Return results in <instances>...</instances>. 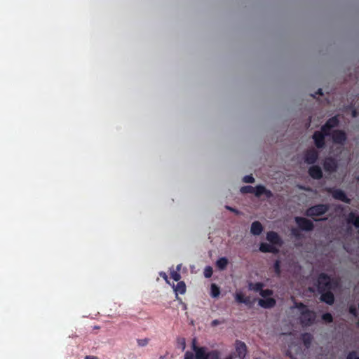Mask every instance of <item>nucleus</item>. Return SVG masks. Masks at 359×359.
<instances>
[{
  "instance_id": "1",
  "label": "nucleus",
  "mask_w": 359,
  "mask_h": 359,
  "mask_svg": "<svg viewBox=\"0 0 359 359\" xmlns=\"http://www.w3.org/2000/svg\"><path fill=\"white\" fill-rule=\"evenodd\" d=\"M330 209L328 204H317L309 208L305 212L307 217H314L325 215Z\"/></svg>"
},
{
  "instance_id": "2",
  "label": "nucleus",
  "mask_w": 359,
  "mask_h": 359,
  "mask_svg": "<svg viewBox=\"0 0 359 359\" xmlns=\"http://www.w3.org/2000/svg\"><path fill=\"white\" fill-rule=\"evenodd\" d=\"M317 283L319 292H325L326 290H330L332 289V279L327 273H320L317 279Z\"/></svg>"
},
{
  "instance_id": "3",
  "label": "nucleus",
  "mask_w": 359,
  "mask_h": 359,
  "mask_svg": "<svg viewBox=\"0 0 359 359\" xmlns=\"http://www.w3.org/2000/svg\"><path fill=\"white\" fill-rule=\"evenodd\" d=\"M316 313L309 309L302 310L300 312L299 320L303 326L308 327L313 325L316 320Z\"/></svg>"
},
{
  "instance_id": "4",
  "label": "nucleus",
  "mask_w": 359,
  "mask_h": 359,
  "mask_svg": "<svg viewBox=\"0 0 359 359\" xmlns=\"http://www.w3.org/2000/svg\"><path fill=\"white\" fill-rule=\"evenodd\" d=\"M324 191L331 194L332 197L336 200L341 201L348 204L351 203V199L347 197L346 193L341 189H336L334 187H325Z\"/></svg>"
},
{
  "instance_id": "5",
  "label": "nucleus",
  "mask_w": 359,
  "mask_h": 359,
  "mask_svg": "<svg viewBox=\"0 0 359 359\" xmlns=\"http://www.w3.org/2000/svg\"><path fill=\"white\" fill-rule=\"evenodd\" d=\"M331 137L334 144L344 145L346 142L347 135L345 131L337 129L332 132Z\"/></svg>"
},
{
  "instance_id": "6",
  "label": "nucleus",
  "mask_w": 359,
  "mask_h": 359,
  "mask_svg": "<svg viewBox=\"0 0 359 359\" xmlns=\"http://www.w3.org/2000/svg\"><path fill=\"white\" fill-rule=\"evenodd\" d=\"M295 222L301 230L310 231L314 228L313 222L305 217H296Z\"/></svg>"
},
{
  "instance_id": "7",
  "label": "nucleus",
  "mask_w": 359,
  "mask_h": 359,
  "mask_svg": "<svg viewBox=\"0 0 359 359\" xmlns=\"http://www.w3.org/2000/svg\"><path fill=\"white\" fill-rule=\"evenodd\" d=\"M312 138L317 149H322L325 147V137L322 133L315 131Z\"/></svg>"
},
{
  "instance_id": "8",
  "label": "nucleus",
  "mask_w": 359,
  "mask_h": 359,
  "mask_svg": "<svg viewBox=\"0 0 359 359\" xmlns=\"http://www.w3.org/2000/svg\"><path fill=\"white\" fill-rule=\"evenodd\" d=\"M318 158V152L314 149H308L304 153V161L308 164H313Z\"/></svg>"
},
{
  "instance_id": "9",
  "label": "nucleus",
  "mask_w": 359,
  "mask_h": 359,
  "mask_svg": "<svg viewBox=\"0 0 359 359\" xmlns=\"http://www.w3.org/2000/svg\"><path fill=\"white\" fill-rule=\"evenodd\" d=\"M266 240L271 244L275 245L281 246L283 241L278 233L275 231H269L266 233Z\"/></svg>"
},
{
  "instance_id": "10",
  "label": "nucleus",
  "mask_w": 359,
  "mask_h": 359,
  "mask_svg": "<svg viewBox=\"0 0 359 359\" xmlns=\"http://www.w3.org/2000/svg\"><path fill=\"white\" fill-rule=\"evenodd\" d=\"M323 168L327 172H335L337 169V163L335 159L332 157L327 158L323 163Z\"/></svg>"
},
{
  "instance_id": "11",
  "label": "nucleus",
  "mask_w": 359,
  "mask_h": 359,
  "mask_svg": "<svg viewBox=\"0 0 359 359\" xmlns=\"http://www.w3.org/2000/svg\"><path fill=\"white\" fill-rule=\"evenodd\" d=\"M254 194L257 197H260L262 195H264L267 198L273 197V193L271 191L267 189L264 186L261 184L255 187Z\"/></svg>"
},
{
  "instance_id": "12",
  "label": "nucleus",
  "mask_w": 359,
  "mask_h": 359,
  "mask_svg": "<svg viewBox=\"0 0 359 359\" xmlns=\"http://www.w3.org/2000/svg\"><path fill=\"white\" fill-rule=\"evenodd\" d=\"M236 351L240 359H244L247 353V346L245 344L241 341H236Z\"/></svg>"
},
{
  "instance_id": "13",
  "label": "nucleus",
  "mask_w": 359,
  "mask_h": 359,
  "mask_svg": "<svg viewBox=\"0 0 359 359\" xmlns=\"http://www.w3.org/2000/svg\"><path fill=\"white\" fill-rule=\"evenodd\" d=\"M321 294L320 300L328 305H332L334 302V296L330 290L320 292Z\"/></svg>"
},
{
  "instance_id": "14",
  "label": "nucleus",
  "mask_w": 359,
  "mask_h": 359,
  "mask_svg": "<svg viewBox=\"0 0 359 359\" xmlns=\"http://www.w3.org/2000/svg\"><path fill=\"white\" fill-rule=\"evenodd\" d=\"M309 175L315 180H320L323 177V171L320 166L313 165L309 168Z\"/></svg>"
},
{
  "instance_id": "15",
  "label": "nucleus",
  "mask_w": 359,
  "mask_h": 359,
  "mask_svg": "<svg viewBox=\"0 0 359 359\" xmlns=\"http://www.w3.org/2000/svg\"><path fill=\"white\" fill-rule=\"evenodd\" d=\"M259 250L262 252H270L273 254H277L278 252V249L273 246V245L266 243H262L259 245Z\"/></svg>"
},
{
  "instance_id": "16",
  "label": "nucleus",
  "mask_w": 359,
  "mask_h": 359,
  "mask_svg": "<svg viewBox=\"0 0 359 359\" xmlns=\"http://www.w3.org/2000/svg\"><path fill=\"white\" fill-rule=\"evenodd\" d=\"M276 301L272 297L264 298L259 300V305L264 309H271L275 306Z\"/></svg>"
},
{
  "instance_id": "17",
  "label": "nucleus",
  "mask_w": 359,
  "mask_h": 359,
  "mask_svg": "<svg viewBox=\"0 0 359 359\" xmlns=\"http://www.w3.org/2000/svg\"><path fill=\"white\" fill-rule=\"evenodd\" d=\"M193 349L196 353V359H208V353H206L205 347H198L194 343Z\"/></svg>"
},
{
  "instance_id": "18",
  "label": "nucleus",
  "mask_w": 359,
  "mask_h": 359,
  "mask_svg": "<svg viewBox=\"0 0 359 359\" xmlns=\"http://www.w3.org/2000/svg\"><path fill=\"white\" fill-rule=\"evenodd\" d=\"M263 231V226L259 221L253 222L251 224L250 232L255 236H259Z\"/></svg>"
},
{
  "instance_id": "19",
  "label": "nucleus",
  "mask_w": 359,
  "mask_h": 359,
  "mask_svg": "<svg viewBox=\"0 0 359 359\" xmlns=\"http://www.w3.org/2000/svg\"><path fill=\"white\" fill-rule=\"evenodd\" d=\"M346 222L354 225L355 228L359 229V215H357L355 212H351L348 215Z\"/></svg>"
},
{
  "instance_id": "20",
  "label": "nucleus",
  "mask_w": 359,
  "mask_h": 359,
  "mask_svg": "<svg viewBox=\"0 0 359 359\" xmlns=\"http://www.w3.org/2000/svg\"><path fill=\"white\" fill-rule=\"evenodd\" d=\"M173 287L177 297L178 294H184L186 292V285L184 281H178Z\"/></svg>"
},
{
  "instance_id": "21",
  "label": "nucleus",
  "mask_w": 359,
  "mask_h": 359,
  "mask_svg": "<svg viewBox=\"0 0 359 359\" xmlns=\"http://www.w3.org/2000/svg\"><path fill=\"white\" fill-rule=\"evenodd\" d=\"M325 124L326 126L329 127L330 129L337 127L339 124L338 116H334L330 118L329 119L327 120Z\"/></svg>"
},
{
  "instance_id": "22",
  "label": "nucleus",
  "mask_w": 359,
  "mask_h": 359,
  "mask_svg": "<svg viewBox=\"0 0 359 359\" xmlns=\"http://www.w3.org/2000/svg\"><path fill=\"white\" fill-rule=\"evenodd\" d=\"M264 287V285L262 282L257 283H249L248 289L251 291H254L256 292H259L262 290V289Z\"/></svg>"
},
{
  "instance_id": "23",
  "label": "nucleus",
  "mask_w": 359,
  "mask_h": 359,
  "mask_svg": "<svg viewBox=\"0 0 359 359\" xmlns=\"http://www.w3.org/2000/svg\"><path fill=\"white\" fill-rule=\"evenodd\" d=\"M229 261L226 257H221L216 262V266L219 270H224L226 268Z\"/></svg>"
},
{
  "instance_id": "24",
  "label": "nucleus",
  "mask_w": 359,
  "mask_h": 359,
  "mask_svg": "<svg viewBox=\"0 0 359 359\" xmlns=\"http://www.w3.org/2000/svg\"><path fill=\"white\" fill-rule=\"evenodd\" d=\"M312 336L309 333H304L302 334V341L306 347H309L312 341Z\"/></svg>"
},
{
  "instance_id": "25",
  "label": "nucleus",
  "mask_w": 359,
  "mask_h": 359,
  "mask_svg": "<svg viewBox=\"0 0 359 359\" xmlns=\"http://www.w3.org/2000/svg\"><path fill=\"white\" fill-rule=\"evenodd\" d=\"M211 291H210V295L215 298V297H219V295L220 294V289L219 287L215 283H212L211 285Z\"/></svg>"
},
{
  "instance_id": "26",
  "label": "nucleus",
  "mask_w": 359,
  "mask_h": 359,
  "mask_svg": "<svg viewBox=\"0 0 359 359\" xmlns=\"http://www.w3.org/2000/svg\"><path fill=\"white\" fill-rule=\"evenodd\" d=\"M255 187L250 185L243 186L241 188V192L242 194H254Z\"/></svg>"
},
{
  "instance_id": "27",
  "label": "nucleus",
  "mask_w": 359,
  "mask_h": 359,
  "mask_svg": "<svg viewBox=\"0 0 359 359\" xmlns=\"http://www.w3.org/2000/svg\"><path fill=\"white\" fill-rule=\"evenodd\" d=\"M220 353L217 350H212L208 353V359H219Z\"/></svg>"
},
{
  "instance_id": "28",
  "label": "nucleus",
  "mask_w": 359,
  "mask_h": 359,
  "mask_svg": "<svg viewBox=\"0 0 359 359\" xmlns=\"http://www.w3.org/2000/svg\"><path fill=\"white\" fill-rule=\"evenodd\" d=\"M331 129L329 127L326 126L325 123L321 126L320 133H322L325 137L326 136H332V133H330Z\"/></svg>"
},
{
  "instance_id": "29",
  "label": "nucleus",
  "mask_w": 359,
  "mask_h": 359,
  "mask_svg": "<svg viewBox=\"0 0 359 359\" xmlns=\"http://www.w3.org/2000/svg\"><path fill=\"white\" fill-rule=\"evenodd\" d=\"M322 320L326 323H331L333 322V317L331 313H325L322 315Z\"/></svg>"
},
{
  "instance_id": "30",
  "label": "nucleus",
  "mask_w": 359,
  "mask_h": 359,
  "mask_svg": "<svg viewBox=\"0 0 359 359\" xmlns=\"http://www.w3.org/2000/svg\"><path fill=\"white\" fill-rule=\"evenodd\" d=\"M273 290H271L270 289L263 290V288H262V290L259 292V294L264 298H267V297H271L273 294Z\"/></svg>"
},
{
  "instance_id": "31",
  "label": "nucleus",
  "mask_w": 359,
  "mask_h": 359,
  "mask_svg": "<svg viewBox=\"0 0 359 359\" xmlns=\"http://www.w3.org/2000/svg\"><path fill=\"white\" fill-rule=\"evenodd\" d=\"M274 271L276 274L279 276L281 273V269H280V262L279 260H276L273 265Z\"/></svg>"
},
{
  "instance_id": "32",
  "label": "nucleus",
  "mask_w": 359,
  "mask_h": 359,
  "mask_svg": "<svg viewBox=\"0 0 359 359\" xmlns=\"http://www.w3.org/2000/svg\"><path fill=\"white\" fill-rule=\"evenodd\" d=\"M204 276L207 278H210L212 276L213 270L212 268L210 266H206L204 269Z\"/></svg>"
},
{
  "instance_id": "33",
  "label": "nucleus",
  "mask_w": 359,
  "mask_h": 359,
  "mask_svg": "<svg viewBox=\"0 0 359 359\" xmlns=\"http://www.w3.org/2000/svg\"><path fill=\"white\" fill-rule=\"evenodd\" d=\"M245 295L242 292H236L235 294V300L237 303L243 304Z\"/></svg>"
},
{
  "instance_id": "34",
  "label": "nucleus",
  "mask_w": 359,
  "mask_h": 359,
  "mask_svg": "<svg viewBox=\"0 0 359 359\" xmlns=\"http://www.w3.org/2000/svg\"><path fill=\"white\" fill-rule=\"evenodd\" d=\"M170 277L175 281H180V280L181 279V275L180 273V272L178 271H172L170 272Z\"/></svg>"
},
{
  "instance_id": "35",
  "label": "nucleus",
  "mask_w": 359,
  "mask_h": 359,
  "mask_svg": "<svg viewBox=\"0 0 359 359\" xmlns=\"http://www.w3.org/2000/svg\"><path fill=\"white\" fill-rule=\"evenodd\" d=\"M346 359H359V356L355 351H351L348 353Z\"/></svg>"
},
{
  "instance_id": "36",
  "label": "nucleus",
  "mask_w": 359,
  "mask_h": 359,
  "mask_svg": "<svg viewBox=\"0 0 359 359\" xmlns=\"http://www.w3.org/2000/svg\"><path fill=\"white\" fill-rule=\"evenodd\" d=\"M137 343L139 346H145L149 343V339L144 338V339H138L137 340Z\"/></svg>"
},
{
  "instance_id": "37",
  "label": "nucleus",
  "mask_w": 359,
  "mask_h": 359,
  "mask_svg": "<svg viewBox=\"0 0 359 359\" xmlns=\"http://www.w3.org/2000/svg\"><path fill=\"white\" fill-rule=\"evenodd\" d=\"M243 181L245 182V183H254L255 182V178L253 177V176L252 175H245L243 178Z\"/></svg>"
},
{
  "instance_id": "38",
  "label": "nucleus",
  "mask_w": 359,
  "mask_h": 359,
  "mask_svg": "<svg viewBox=\"0 0 359 359\" xmlns=\"http://www.w3.org/2000/svg\"><path fill=\"white\" fill-rule=\"evenodd\" d=\"M177 343H178L179 347H180L182 348V350L184 351L186 347L185 339L184 338H178Z\"/></svg>"
},
{
  "instance_id": "39",
  "label": "nucleus",
  "mask_w": 359,
  "mask_h": 359,
  "mask_svg": "<svg viewBox=\"0 0 359 359\" xmlns=\"http://www.w3.org/2000/svg\"><path fill=\"white\" fill-rule=\"evenodd\" d=\"M349 313L355 317L358 316L357 309L353 306L349 307Z\"/></svg>"
},
{
  "instance_id": "40",
  "label": "nucleus",
  "mask_w": 359,
  "mask_h": 359,
  "mask_svg": "<svg viewBox=\"0 0 359 359\" xmlns=\"http://www.w3.org/2000/svg\"><path fill=\"white\" fill-rule=\"evenodd\" d=\"M295 306L296 308H297L298 309H299L300 311H302V310H305V309H308L306 306L305 304H304L302 302H299V303H296L295 304Z\"/></svg>"
},
{
  "instance_id": "41",
  "label": "nucleus",
  "mask_w": 359,
  "mask_h": 359,
  "mask_svg": "<svg viewBox=\"0 0 359 359\" xmlns=\"http://www.w3.org/2000/svg\"><path fill=\"white\" fill-rule=\"evenodd\" d=\"M194 358V353L190 351H187L184 354V359H193Z\"/></svg>"
},
{
  "instance_id": "42",
  "label": "nucleus",
  "mask_w": 359,
  "mask_h": 359,
  "mask_svg": "<svg viewBox=\"0 0 359 359\" xmlns=\"http://www.w3.org/2000/svg\"><path fill=\"white\" fill-rule=\"evenodd\" d=\"M244 301H245V302H243V304H245V305H251V304H252L250 297L245 296Z\"/></svg>"
},
{
  "instance_id": "43",
  "label": "nucleus",
  "mask_w": 359,
  "mask_h": 359,
  "mask_svg": "<svg viewBox=\"0 0 359 359\" xmlns=\"http://www.w3.org/2000/svg\"><path fill=\"white\" fill-rule=\"evenodd\" d=\"M220 323H220V321L219 320L215 319V320H213L212 321L211 325L215 327V326H217V325H219Z\"/></svg>"
},
{
  "instance_id": "44",
  "label": "nucleus",
  "mask_w": 359,
  "mask_h": 359,
  "mask_svg": "<svg viewBox=\"0 0 359 359\" xmlns=\"http://www.w3.org/2000/svg\"><path fill=\"white\" fill-rule=\"evenodd\" d=\"M84 359H99L97 356L86 355Z\"/></svg>"
},
{
  "instance_id": "45",
  "label": "nucleus",
  "mask_w": 359,
  "mask_h": 359,
  "mask_svg": "<svg viewBox=\"0 0 359 359\" xmlns=\"http://www.w3.org/2000/svg\"><path fill=\"white\" fill-rule=\"evenodd\" d=\"M226 208L227 210H229L231 212H238L236 209H234V208H231L230 206H226Z\"/></svg>"
},
{
  "instance_id": "46",
  "label": "nucleus",
  "mask_w": 359,
  "mask_h": 359,
  "mask_svg": "<svg viewBox=\"0 0 359 359\" xmlns=\"http://www.w3.org/2000/svg\"><path fill=\"white\" fill-rule=\"evenodd\" d=\"M316 95H323V90L321 88H319L317 92L316 93Z\"/></svg>"
},
{
  "instance_id": "47",
  "label": "nucleus",
  "mask_w": 359,
  "mask_h": 359,
  "mask_svg": "<svg viewBox=\"0 0 359 359\" xmlns=\"http://www.w3.org/2000/svg\"><path fill=\"white\" fill-rule=\"evenodd\" d=\"M292 234L294 236H295L296 237H297L299 236V232L297 229H293L292 230Z\"/></svg>"
},
{
  "instance_id": "48",
  "label": "nucleus",
  "mask_w": 359,
  "mask_h": 359,
  "mask_svg": "<svg viewBox=\"0 0 359 359\" xmlns=\"http://www.w3.org/2000/svg\"><path fill=\"white\" fill-rule=\"evenodd\" d=\"M160 275H161V277H163L165 280H167L168 276H167L165 273L162 272V273H160Z\"/></svg>"
},
{
  "instance_id": "49",
  "label": "nucleus",
  "mask_w": 359,
  "mask_h": 359,
  "mask_svg": "<svg viewBox=\"0 0 359 359\" xmlns=\"http://www.w3.org/2000/svg\"><path fill=\"white\" fill-rule=\"evenodd\" d=\"M351 114L353 117H356L358 115L357 111L355 109L353 110Z\"/></svg>"
},
{
  "instance_id": "50",
  "label": "nucleus",
  "mask_w": 359,
  "mask_h": 359,
  "mask_svg": "<svg viewBox=\"0 0 359 359\" xmlns=\"http://www.w3.org/2000/svg\"><path fill=\"white\" fill-rule=\"evenodd\" d=\"M180 269H181V264H178V265L177 266V269H176V271H178V272H180Z\"/></svg>"
},
{
  "instance_id": "51",
  "label": "nucleus",
  "mask_w": 359,
  "mask_h": 359,
  "mask_svg": "<svg viewBox=\"0 0 359 359\" xmlns=\"http://www.w3.org/2000/svg\"><path fill=\"white\" fill-rule=\"evenodd\" d=\"M356 325L359 328V318L358 319V321L356 323Z\"/></svg>"
},
{
  "instance_id": "52",
  "label": "nucleus",
  "mask_w": 359,
  "mask_h": 359,
  "mask_svg": "<svg viewBox=\"0 0 359 359\" xmlns=\"http://www.w3.org/2000/svg\"><path fill=\"white\" fill-rule=\"evenodd\" d=\"M225 359H233L231 355L226 357Z\"/></svg>"
},
{
  "instance_id": "53",
  "label": "nucleus",
  "mask_w": 359,
  "mask_h": 359,
  "mask_svg": "<svg viewBox=\"0 0 359 359\" xmlns=\"http://www.w3.org/2000/svg\"><path fill=\"white\" fill-rule=\"evenodd\" d=\"M94 328L95 329H100V327L99 326H95Z\"/></svg>"
}]
</instances>
